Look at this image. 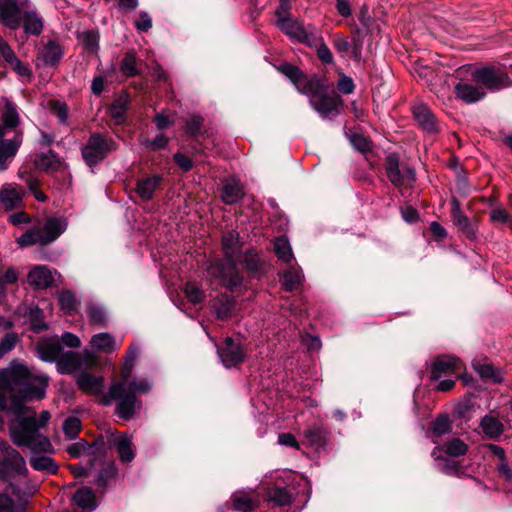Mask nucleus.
Listing matches in <instances>:
<instances>
[{"label": "nucleus", "instance_id": "f257e3e1", "mask_svg": "<svg viewBox=\"0 0 512 512\" xmlns=\"http://www.w3.org/2000/svg\"><path fill=\"white\" fill-rule=\"evenodd\" d=\"M47 385L48 376L34 374L17 360L0 370V411H9L16 418V423L9 427L10 438L15 445L29 447L34 452H52L49 439L39 433L51 415L42 411L37 419L35 411L24 403L42 399Z\"/></svg>", "mask_w": 512, "mask_h": 512}, {"label": "nucleus", "instance_id": "f03ea898", "mask_svg": "<svg viewBox=\"0 0 512 512\" xmlns=\"http://www.w3.org/2000/svg\"><path fill=\"white\" fill-rule=\"evenodd\" d=\"M75 381L80 390L95 396L99 403L104 406H109L116 400V413L124 420L134 418L141 410V400L131 391H128L120 379L113 381L108 391H105L104 378L102 376L82 371L75 376Z\"/></svg>", "mask_w": 512, "mask_h": 512}, {"label": "nucleus", "instance_id": "7ed1b4c3", "mask_svg": "<svg viewBox=\"0 0 512 512\" xmlns=\"http://www.w3.org/2000/svg\"><path fill=\"white\" fill-rule=\"evenodd\" d=\"M279 70L301 94L309 97L310 105L323 119L339 114L341 99L328 93L324 80L317 76H306L298 67L287 63L281 65Z\"/></svg>", "mask_w": 512, "mask_h": 512}, {"label": "nucleus", "instance_id": "20e7f679", "mask_svg": "<svg viewBox=\"0 0 512 512\" xmlns=\"http://www.w3.org/2000/svg\"><path fill=\"white\" fill-rule=\"evenodd\" d=\"M241 246L239 234L236 231H229L222 237L225 260L213 259L209 262L205 278L210 285L225 287L231 291L241 286L243 278L236 268Z\"/></svg>", "mask_w": 512, "mask_h": 512}, {"label": "nucleus", "instance_id": "39448f33", "mask_svg": "<svg viewBox=\"0 0 512 512\" xmlns=\"http://www.w3.org/2000/svg\"><path fill=\"white\" fill-rule=\"evenodd\" d=\"M2 125H0V170L7 169L9 163L15 157L21 143L22 133L16 130L19 124V114L16 106L5 100L2 111Z\"/></svg>", "mask_w": 512, "mask_h": 512}, {"label": "nucleus", "instance_id": "423d86ee", "mask_svg": "<svg viewBox=\"0 0 512 512\" xmlns=\"http://www.w3.org/2000/svg\"><path fill=\"white\" fill-rule=\"evenodd\" d=\"M67 229V222L61 217H50L40 227H34L17 239L21 247L34 244H49L55 241Z\"/></svg>", "mask_w": 512, "mask_h": 512}, {"label": "nucleus", "instance_id": "0eeeda50", "mask_svg": "<svg viewBox=\"0 0 512 512\" xmlns=\"http://www.w3.org/2000/svg\"><path fill=\"white\" fill-rule=\"evenodd\" d=\"M276 25L292 41L305 45H317L321 40V33L316 27L304 26L292 16L276 19Z\"/></svg>", "mask_w": 512, "mask_h": 512}, {"label": "nucleus", "instance_id": "6e6552de", "mask_svg": "<svg viewBox=\"0 0 512 512\" xmlns=\"http://www.w3.org/2000/svg\"><path fill=\"white\" fill-rule=\"evenodd\" d=\"M27 474L26 461L6 441L0 439V479L9 481L14 476Z\"/></svg>", "mask_w": 512, "mask_h": 512}, {"label": "nucleus", "instance_id": "1a4fd4ad", "mask_svg": "<svg viewBox=\"0 0 512 512\" xmlns=\"http://www.w3.org/2000/svg\"><path fill=\"white\" fill-rule=\"evenodd\" d=\"M98 365V357L96 354L88 349L83 350L81 353L74 351H67L61 354L56 362V367L61 374H71L82 369L88 370Z\"/></svg>", "mask_w": 512, "mask_h": 512}, {"label": "nucleus", "instance_id": "9d476101", "mask_svg": "<svg viewBox=\"0 0 512 512\" xmlns=\"http://www.w3.org/2000/svg\"><path fill=\"white\" fill-rule=\"evenodd\" d=\"M117 145L112 139L95 133L90 136L87 144L82 149L84 161L90 167L101 162L110 152L116 150Z\"/></svg>", "mask_w": 512, "mask_h": 512}, {"label": "nucleus", "instance_id": "9b49d317", "mask_svg": "<svg viewBox=\"0 0 512 512\" xmlns=\"http://www.w3.org/2000/svg\"><path fill=\"white\" fill-rule=\"evenodd\" d=\"M138 354L139 348L137 346H131L122 367L120 377V381L127 387V390L131 391L135 396L136 394H146L152 388V383L147 378H131L134 361L138 357Z\"/></svg>", "mask_w": 512, "mask_h": 512}, {"label": "nucleus", "instance_id": "f8f14e48", "mask_svg": "<svg viewBox=\"0 0 512 512\" xmlns=\"http://www.w3.org/2000/svg\"><path fill=\"white\" fill-rule=\"evenodd\" d=\"M385 171L390 182L398 188L412 185L416 181L415 169L407 164H400L399 157L395 153L386 156Z\"/></svg>", "mask_w": 512, "mask_h": 512}, {"label": "nucleus", "instance_id": "ddd939ff", "mask_svg": "<svg viewBox=\"0 0 512 512\" xmlns=\"http://www.w3.org/2000/svg\"><path fill=\"white\" fill-rule=\"evenodd\" d=\"M29 7V0H0V22L9 29H18Z\"/></svg>", "mask_w": 512, "mask_h": 512}, {"label": "nucleus", "instance_id": "4468645a", "mask_svg": "<svg viewBox=\"0 0 512 512\" xmlns=\"http://www.w3.org/2000/svg\"><path fill=\"white\" fill-rule=\"evenodd\" d=\"M473 81L487 90L496 91L502 88L505 74L494 67H484L472 72Z\"/></svg>", "mask_w": 512, "mask_h": 512}, {"label": "nucleus", "instance_id": "2eb2a0df", "mask_svg": "<svg viewBox=\"0 0 512 512\" xmlns=\"http://www.w3.org/2000/svg\"><path fill=\"white\" fill-rule=\"evenodd\" d=\"M462 368V361L454 356L443 355L435 359L431 366V379L440 380L457 374Z\"/></svg>", "mask_w": 512, "mask_h": 512}, {"label": "nucleus", "instance_id": "dca6fc26", "mask_svg": "<svg viewBox=\"0 0 512 512\" xmlns=\"http://www.w3.org/2000/svg\"><path fill=\"white\" fill-rule=\"evenodd\" d=\"M38 357L44 362H57L63 353V347L57 336L43 337L36 344Z\"/></svg>", "mask_w": 512, "mask_h": 512}, {"label": "nucleus", "instance_id": "f3484780", "mask_svg": "<svg viewBox=\"0 0 512 512\" xmlns=\"http://www.w3.org/2000/svg\"><path fill=\"white\" fill-rule=\"evenodd\" d=\"M483 435L490 440L498 441L505 432V425L499 418L498 413L491 411L485 414L479 422Z\"/></svg>", "mask_w": 512, "mask_h": 512}, {"label": "nucleus", "instance_id": "a211bd4d", "mask_svg": "<svg viewBox=\"0 0 512 512\" xmlns=\"http://www.w3.org/2000/svg\"><path fill=\"white\" fill-rule=\"evenodd\" d=\"M24 190L13 183L4 184L0 189V207L6 211L19 208L22 204Z\"/></svg>", "mask_w": 512, "mask_h": 512}, {"label": "nucleus", "instance_id": "6ab92c4d", "mask_svg": "<svg viewBox=\"0 0 512 512\" xmlns=\"http://www.w3.org/2000/svg\"><path fill=\"white\" fill-rule=\"evenodd\" d=\"M63 57V48L57 40H48L39 48L37 59L44 67L57 66Z\"/></svg>", "mask_w": 512, "mask_h": 512}, {"label": "nucleus", "instance_id": "aec40b11", "mask_svg": "<svg viewBox=\"0 0 512 512\" xmlns=\"http://www.w3.org/2000/svg\"><path fill=\"white\" fill-rule=\"evenodd\" d=\"M218 355L226 368L237 366L245 357L240 345L236 344L230 337L226 338L224 346L218 349Z\"/></svg>", "mask_w": 512, "mask_h": 512}, {"label": "nucleus", "instance_id": "412c9836", "mask_svg": "<svg viewBox=\"0 0 512 512\" xmlns=\"http://www.w3.org/2000/svg\"><path fill=\"white\" fill-rule=\"evenodd\" d=\"M455 92L458 99H461L463 102L468 104L478 102L486 96L484 88L476 82H459L455 86Z\"/></svg>", "mask_w": 512, "mask_h": 512}, {"label": "nucleus", "instance_id": "4be33fe9", "mask_svg": "<svg viewBox=\"0 0 512 512\" xmlns=\"http://www.w3.org/2000/svg\"><path fill=\"white\" fill-rule=\"evenodd\" d=\"M413 115L418 125L427 133L433 134L438 132L439 124L431 112V110L422 103L413 107Z\"/></svg>", "mask_w": 512, "mask_h": 512}, {"label": "nucleus", "instance_id": "5701e85b", "mask_svg": "<svg viewBox=\"0 0 512 512\" xmlns=\"http://www.w3.org/2000/svg\"><path fill=\"white\" fill-rule=\"evenodd\" d=\"M27 281L35 289H45L53 284L54 276L47 266L36 265L29 271Z\"/></svg>", "mask_w": 512, "mask_h": 512}, {"label": "nucleus", "instance_id": "b1692460", "mask_svg": "<svg viewBox=\"0 0 512 512\" xmlns=\"http://www.w3.org/2000/svg\"><path fill=\"white\" fill-rule=\"evenodd\" d=\"M72 504L80 510V512H92L98 504L94 491L89 487L79 488L73 498Z\"/></svg>", "mask_w": 512, "mask_h": 512}, {"label": "nucleus", "instance_id": "393cba45", "mask_svg": "<svg viewBox=\"0 0 512 512\" xmlns=\"http://www.w3.org/2000/svg\"><path fill=\"white\" fill-rule=\"evenodd\" d=\"M109 443L116 447L119 457L123 462L133 460L135 454L132 449V437L127 434L112 433L109 437Z\"/></svg>", "mask_w": 512, "mask_h": 512}, {"label": "nucleus", "instance_id": "a878e982", "mask_svg": "<svg viewBox=\"0 0 512 512\" xmlns=\"http://www.w3.org/2000/svg\"><path fill=\"white\" fill-rule=\"evenodd\" d=\"M9 491L18 494L17 487L10 482L7 490L0 493V512H25L26 502L21 498L15 500L9 495Z\"/></svg>", "mask_w": 512, "mask_h": 512}, {"label": "nucleus", "instance_id": "bb28decb", "mask_svg": "<svg viewBox=\"0 0 512 512\" xmlns=\"http://www.w3.org/2000/svg\"><path fill=\"white\" fill-rule=\"evenodd\" d=\"M102 445L103 442L99 443L98 441H95L92 444H89L84 440H80L69 445L67 452L74 458H79L83 455L93 456L96 458L102 453Z\"/></svg>", "mask_w": 512, "mask_h": 512}, {"label": "nucleus", "instance_id": "cd10ccee", "mask_svg": "<svg viewBox=\"0 0 512 512\" xmlns=\"http://www.w3.org/2000/svg\"><path fill=\"white\" fill-rule=\"evenodd\" d=\"M243 195V186L238 179L230 178L224 183L221 197L226 204L238 202Z\"/></svg>", "mask_w": 512, "mask_h": 512}, {"label": "nucleus", "instance_id": "c85d7f7f", "mask_svg": "<svg viewBox=\"0 0 512 512\" xmlns=\"http://www.w3.org/2000/svg\"><path fill=\"white\" fill-rule=\"evenodd\" d=\"M305 443L310 447L319 449L326 445L328 433L321 425L308 427L304 432Z\"/></svg>", "mask_w": 512, "mask_h": 512}, {"label": "nucleus", "instance_id": "c756f323", "mask_svg": "<svg viewBox=\"0 0 512 512\" xmlns=\"http://www.w3.org/2000/svg\"><path fill=\"white\" fill-rule=\"evenodd\" d=\"M161 181L162 177L159 175H153L138 181L136 187L138 196L142 200H150Z\"/></svg>", "mask_w": 512, "mask_h": 512}, {"label": "nucleus", "instance_id": "7c9ffc66", "mask_svg": "<svg viewBox=\"0 0 512 512\" xmlns=\"http://www.w3.org/2000/svg\"><path fill=\"white\" fill-rule=\"evenodd\" d=\"M282 278L285 289L287 291H294L301 286L304 275L302 269L295 264L284 271Z\"/></svg>", "mask_w": 512, "mask_h": 512}, {"label": "nucleus", "instance_id": "2f4dec72", "mask_svg": "<svg viewBox=\"0 0 512 512\" xmlns=\"http://www.w3.org/2000/svg\"><path fill=\"white\" fill-rule=\"evenodd\" d=\"M21 25L27 34L32 35H39L43 29L42 19L31 9V6L23 14Z\"/></svg>", "mask_w": 512, "mask_h": 512}, {"label": "nucleus", "instance_id": "473e14b6", "mask_svg": "<svg viewBox=\"0 0 512 512\" xmlns=\"http://www.w3.org/2000/svg\"><path fill=\"white\" fill-rule=\"evenodd\" d=\"M235 308L234 298L223 294L213 303V309L218 319L225 320L232 316Z\"/></svg>", "mask_w": 512, "mask_h": 512}, {"label": "nucleus", "instance_id": "72a5a7b5", "mask_svg": "<svg viewBox=\"0 0 512 512\" xmlns=\"http://www.w3.org/2000/svg\"><path fill=\"white\" fill-rule=\"evenodd\" d=\"M91 346L101 352L111 353L118 349V345L112 335L109 333H98L92 336L90 340Z\"/></svg>", "mask_w": 512, "mask_h": 512}, {"label": "nucleus", "instance_id": "f704fd0d", "mask_svg": "<svg viewBox=\"0 0 512 512\" xmlns=\"http://www.w3.org/2000/svg\"><path fill=\"white\" fill-rule=\"evenodd\" d=\"M34 165L39 170L53 172L60 167V160L55 153L48 151L38 154L35 157Z\"/></svg>", "mask_w": 512, "mask_h": 512}, {"label": "nucleus", "instance_id": "c9c22d12", "mask_svg": "<svg viewBox=\"0 0 512 512\" xmlns=\"http://www.w3.org/2000/svg\"><path fill=\"white\" fill-rule=\"evenodd\" d=\"M474 368L483 379H490L494 383H501L504 379L502 370L490 363H476Z\"/></svg>", "mask_w": 512, "mask_h": 512}, {"label": "nucleus", "instance_id": "e433bc0d", "mask_svg": "<svg viewBox=\"0 0 512 512\" xmlns=\"http://www.w3.org/2000/svg\"><path fill=\"white\" fill-rule=\"evenodd\" d=\"M432 457L436 463V467L446 473L453 474L458 470V464L455 460L446 458L442 456V449L440 447H435L432 451Z\"/></svg>", "mask_w": 512, "mask_h": 512}, {"label": "nucleus", "instance_id": "4c0bfd02", "mask_svg": "<svg viewBox=\"0 0 512 512\" xmlns=\"http://www.w3.org/2000/svg\"><path fill=\"white\" fill-rule=\"evenodd\" d=\"M232 501L234 508L238 511L250 512L256 506V501L251 495L244 491H239L233 494Z\"/></svg>", "mask_w": 512, "mask_h": 512}, {"label": "nucleus", "instance_id": "58836bf2", "mask_svg": "<svg viewBox=\"0 0 512 512\" xmlns=\"http://www.w3.org/2000/svg\"><path fill=\"white\" fill-rule=\"evenodd\" d=\"M274 251L277 257L285 263L291 262L294 258L291 245L285 237H278L275 239Z\"/></svg>", "mask_w": 512, "mask_h": 512}, {"label": "nucleus", "instance_id": "ea45409f", "mask_svg": "<svg viewBox=\"0 0 512 512\" xmlns=\"http://www.w3.org/2000/svg\"><path fill=\"white\" fill-rule=\"evenodd\" d=\"M452 218L454 223L460 227L464 232L471 233L472 229L468 218L461 211V204L457 198H452Z\"/></svg>", "mask_w": 512, "mask_h": 512}, {"label": "nucleus", "instance_id": "a19ab883", "mask_svg": "<svg viewBox=\"0 0 512 512\" xmlns=\"http://www.w3.org/2000/svg\"><path fill=\"white\" fill-rule=\"evenodd\" d=\"M452 426L451 421L448 415L442 414L439 415L433 422L431 426V436L432 438H440L443 435H446L451 432Z\"/></svg>", "mask_w": 512, "mask_h": 512}, {"label": "nucleus", "instance_id": "79ce46f5", "mask_svg": "<svg viewBox=\"0 0 512 512\" xmlns=\"http://www.w3.org/2000/svg\"><path fill=\"white\" fill-rule=\"evenodd\" d=\"M30 464L33 469L49 474L56 473L58 469L54 460L48 456H33L30 459Z\"/></svg>", "mask_w": 512, "mask_h": 512}, {"label": "nucleus", "instance_id": "37998d69", "mask_svg": "<svg viewBox=\"0 0 512 512\" xmlns=\"http://www.w3.org/2000/svg\"><path fill=\"white\" fill-rule=\"evenodd\" d=\"M58 301L61 309L66 313L71 315L77 310V299L75 295L71 291H61L58 294Z\"/></svg>", "mask_w": 512, "mask_h": 512}, {"label": "nucleus", "instance_id": "c03bdc74", "mask_svg": "<svg viewBox=\"0 0 512 512\" xmlns=\"http://www.w3.org/2000/svg\"><path fill=\"white\" fill-rule=\"evenodd\" d=\"M268 498L278 506H287L292 502V496L285 488L275 487L269 490Z\"/></svg>", "mask_w": 512, "mask_h": 512}, {"label": "nucleus", "instance_id": "a18cd8bd", "mask_svg": "<svg viewBox=\"0 0 512 512\" xmlns=\"http://www.w3.org/2000/svg\"><path fill=\"white\" fill-rule=\"evenodd\" d=\"M80 40L88 52L95 53L99 46V36L96 32L88 30L80 34Z\"/></svg>", "mask_w": 512, "mask_h": 512}, {"label": "nucleus", "instance_id": "49530a36", "mask_svg": "<svg viewBox=\"0 0 512 512\" xmlns=\"http://www.w3.org/2000/svg\"><path fill=\"white\" fill-rule=\"evenodd\" d=\"M87 313L89 321L93 325H102L107 320V315L104 308L99 305L90 304L87 307Z\"/></svg>", "mask_w": 512, "mask_h": 512}, {"label": "nucleus", "instance_id": "de8ad7c7", "mask_svg": "<svg viewBox=\"0 0 512 512\" xmlns=\"http://www.w3.org/2000/svg\"><path fill=\"white\" fill-rule=\"evenodd\" d=\"M19 176L23 181L26 182L28 188L38 201L44 202L46 200L44 193L38 190V180L35 177L30 175L28 172H20Z\"/></svg>", "mask_w": 512, "mask_h": 512}, {"label": "nucleus", "instance_id": "09e8293b", "mask_svg": "<svg viewBox=\"0 0 512 512\" xmlns=\"http://www.w3.org/2000/svg\"><path fill=\"white\" fill-rule=\"evenodd\" d=\"M29 319L31 322V327L35 332H41L47 329V324L44 321L43 311L34 307L29 312Z\"/></svg>", "mask_w": 512, "mask_h": 512}, {"label": "nucleus", "instance_id": "8fccbe9b", "mask_svg": "<svg viewBox=\"0 0 512 512\" xmlns=\"http://www.w3.org/2000/svg\"><path fill=\"white\" fill-rule=\"evenodd\" d=\"M81 429V421L76 416L68 417L63 423V431L69 439H75Z\"/></svg>", "mask_w": 512, "mask_h": 512}, {"label": "nucleus", "instance_id": "3c124183", "mask_svg": "<svg viewBox=\"0 0 512 512\" xmlns=\"http://www.w3.org/2000/svg\"><path fill=\"white\" fill-rule=\"evenodd\" d=\"M467 450V444L462 440L455 438L446 444L445 453L452 457H458L466 454Z\"/></svg>", "mask_w": 512, "mask_h": 512}, {"label": "nucleus", "instance_id": "603ef678", "mask_svg": "<svg viewBox=\"0 0 512 512\" xmlns=\"http://www.w3.org/2000/svg\"><path fill=\"white\" fill-rule=\"evenodd\" d=\"M203 118L200 115H190L186 120L185 131L188 135L196 137L200 134Z\"/></svg>", "mask_w": 512, "mask_h": 512}, {"label": "nucleus", "instance_id": "864d4df0", "mask_svg": "<svg viewBox=\"0 0 512 512\" xmlns=\"http://www.w3.org/2000/svg\"><path fill=\"white\" fill-rule=\"evenodd\" d=\"M186 297L193 304H197L203 301L204 293L203 291L197 287L194 283H186L183 289Z\"/></svg>", "mask_w": 512, "mask_h": 512}, {"label": "nucleus", "instance_id": "5fc2aeb1", "mask_svg": "<svg viewBox=\"0 0 512 512\" xmlns=\"http://www.w3.org/2000/svg\"><path fill=\"white\" fill-rule=\"evenodd\" d=\"M168 143L169 139L163 134L157 135L153 140L145 139L142 141V145L148 151H157L164 149L167 147Z\"/></svg>", "mask_w": 512, "mask_h": 512}, {"label": "nucleus", "instance_id": "6e6d98bb", "mask_svg": "<svg viewBox=\"0 0 512 512\" xmlns=\"http://www.w3.org/2000/svg\"><path fill=\"white\" fill-rule=\"evenodd\" d=\"M309 47L317 49V56L324 64H332L334 62L333 54L324 43V39L321 36V40L317 45H308Z\"/></svg>", "mask_w": 512, "mask_h": 512}, {"label": "nucleus", "instance_id": "4d7b16f0", "mask_svg": "<svg viewBox=\"0 0 512 512\" xmlns=\"http://www.w3.org/2000/svg\"><path fill=\"white\" fill-rule=\"evenodd\" d=\"M51 113L58 118L59 123L66 125L68 122V107L65 103L53 101L51 103Z\"/></svg>", "mask_w": 512, "mask_h": 512}, {"label": "nucleus", "instance_id": "13d9d810", "mask_svg": "<svg viewBox=\"0 0 512 512\" xmlns=\"http://www.w3.org/2000/svg\"><path fill=\"white\" fill-rule=\"evenodd\" d=\"M126 111V99L119 98L117 99L110 110L112 118L116 121V123H121L124 121Z\"/></svg>", "mask_w": 512, "mask_h": 512}, {"label": "nucleus", "instance_id": "bf43d9fd", "mask_svg": "<svg viewBox=\"0 0 512 512\" xmlns=\"http://www.w3.org/2000/svg\"><path fill=\"white\" fill-rule=\"evenodd\" d=\"M18 342V335L14 332L6 334L0 341V358L14 349Z\"/></svg>", "mask_w": 512, "mask_h": 512}, {"label": "nucleus", "instance_id": "052dcab7", "mask_svg": "<svg viewBox=\"0 0 512 512\" xmlns=\"http://www.w3.org/2000/svg\"><path fill=\"white\" fill-rule=\"evenodd\" d=\"M18 280V272L15 268L9 267L4 274L0 275V293L3 295L5 287Z\"/></svg>", "mask_w": 512, "mask_h": 512}, {"label": "nucleus", "instance_id": "680f3d73", "mask_svg": "<svg viewBox=\"0 0 512 512\" xmlns=\"http://www.w3.org/2000/svg\"><path fill=\"white\" fill-rule=\"evenodd\" d=\"M121 70L126 76L137 74L136 59L133 54H127L121 64Z\"/></svg>", "mask_w": 512, "mask_h": 512}, {"label": "nucleus", "instance_id": "e2e57ef3", "mask_svg": "<svg viewBox=\"0 0 512 512\" xmlns=\"http://www.w3.org/2000/svg\"><path fill=\"white\" fill-rule=\"evenodd\" d=\"M0 56L10 65H13L18 59L12 48L3 39H0Z\"/></svg>", "mask_w": 512, "mask_h": 512}, {"label": "nucleus", "instance_id": "0e129e2a", "mask_svg": "<svg viewBox=\"0 0 512 512\" xmlns=\"http://www.w3.org/2000/svg\"><path fill=\"white\" fill-rule=\"evenodd\" d=\"M350 142L357 150L361 152H365L370 149L369 141L361 134H351Z\"/></svg>", "mask_w": 512, "mask_h": 512}, {"label": "nucleus", "instance_id": "69168bd1", "mask_svg": "<svg viewBox=\"0 0 512 512\" xmlns=\"http://www.w3.org/2000/svg\"><path fill=\"white\" fill-rule=\"evenodd\" d=\"M243 263L250 272H257L260 268V261L256 254L248 252L244 255Z\"/></svg>", "mask_w": 512, "mask_h": 512}, {"label": "nucleus", "instance_id": "338daca9", "mask_svg": "<svg viewBox=\"0 0 512 512\" xmlns=\"http://www.w3.org/2000/svg\"><path fill=\"white\" fill-rule=\"evenodd\" d=\"M59 340L61 345L64 344L70 348H78L81 345L80 338L77 335L70 332L63 333Z\"/></svg>", "mask_w": 512, "mask_h": 512}, {"label": "nucleus", "instance_id": "774afa93", "mask_svg": "<svg viewBox=\"0 0 512 512\" xmlns=\"http://www.w3.org/2000/svg\"><path fill=\"white\" fill-rule=\"evenodd\" d=\"M334 48L338 53H347L351 49V43L348 38L336 35L333 39Z\"/></svg>", "mask_w": 512, "mask_h": 512}]
</instances>
